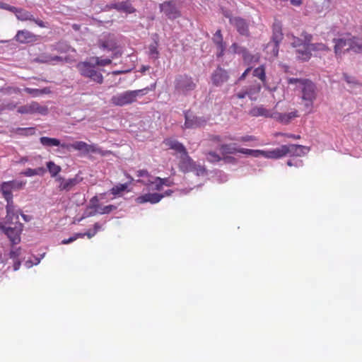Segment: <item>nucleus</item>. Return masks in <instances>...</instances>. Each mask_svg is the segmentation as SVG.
Masks as SVG:
<instances>
[{"mask_svg": "<svg viewBox=\"0 0 362 362\" xmlns=\"http://www.w3.org/2000/svg\"><path fill=\"white\" fill-rule=\"evenodd\" d=\"M288 83L298 85V88H300V98L303 103L304 108L308 110V113H311L313 104L317 97L314 83L308 79L289 78Z\"/></svg>", "mask_w": 362, "mask_h": 362, "instance_id": "nucleus-1", "label": "nucleus"}, {"mask_svg": "<svg viewBox=\"0 0 362 362\" xmlns=\"http://www.w3.org/2000/svg\"><path fill=\"white\" fill-rule=\"evenodd\" d=\"M148 88L137 89L135 90H124L120 93H117L110 98V104L114 107H124L130 105L135 103L138 96L145 95Z\"/></svg>", "mask_w": 362, "mask_h": 362, "instance_id": "nucleus-2", "label": "nucleus"}, {"mask_svg": "<svg viewBox=\"0 0 362 362\" xmlns=\"http://www.w3.org/2000/svg\"><path fill=\"white\" fill-rule=\"evenodd\" d=\"M81 76L95 82L98 84L103 83V76L97 68L90 62H80L76 65Z\"/></svg>", "mask_w": 362, "mask_h": 362, "instance_id": "nucleus-3", "label": "nucleus"}, {"mask_svg": "<svg viewBox=\"0 0 362 362\" xmlns=\"http://www.w3.org/2000/svg\"><path fill=\"white\" fill-rule=\"evenodd\" d=\"M195 88L197 83L187 74L180 75L175 79V89L183 95H187Z\"/></svg>", "mask_w": 362, "mask_h": 362, "instance_id": "nucleus-4", "label": "nucleus"}, {"mask_svg": "<svg viewBox=\"0 0 362 362\" xmlns=\"http://www.w3.org/2000/svg\"><path fill=\"white\" fill-rule=\"evenodd\" d=\"M179 168L185 173L192 172L198 176L203 175L206 172L204 166L197 164L189 155L180 156Z\"/></svg>", "mask_w": 362, "mask_h": 362, "instance_id": "nucleus-5", "label": "nucleus"}, {"mask_svg": "<svg viewBox=\"0 0 362 362\" xmlns=\"http://www.w3.org/2000/svg\"><path fill=\"white\" fill-rule=\"evenodd\" d=\"M329 48L323 43H310L307 47L296 49L297 58L301 61H307L310 58V52H327Z\"/></svg>", "mask_w": 362, "mask_h": 362, "instance_id": "nucleus-6", "label": "nucleus"}, {"mask_svg": "<svg viewBox=\"0 0 362 362\" xmlns=\"http://www.w3.org/2000/svg\"><path fill=\"white\" fill-rule=\"evenodd\" d=\"M62 148L66 150L73 149L78 151H83V153L86 154L91 153L103 155V152H102L101 148L98 147L97 145L88 144L81 141H76L69 144L63 143V144H62Z\"/></svg>", "mask_w": 362, "mask_h": 362, "instance_id": "nucleus-7", "label": "nucleus"}, {"mask_svg": "<svg viewBox=\"0 0 362 362\" xmlns=\"http://www.w3.org/2000/svg\"><path fill=\"white\" fill-rule=\"evenodd\" d=\"M0 8L8 10L15 14L17 19L21 21H30L34 23H43L42 21L35 20L33 15L28 11L23 9L18 8L15 6H10L7 4L3 3L0 1Z\"/></svg>", "mask_w": 362, "mask_h": 362, "instance_id": "nucleus-8", "label": "nucleus"}, {"mask_svg": "<svg viewBox=\"0 0 362 362\" xmlns=\"http://www.w3.org/2000/svg\"><path fill=\"white\" fill-rule=\"evenodd\" d=\"M18 113L21 115H35L39 114L46 115L48 113V109L46 106H42L37 102L33 101L24 106L18 107Z\"/></svg>", "mask_w": 362, "mask_h": 362, "instance_id": "nucleus-9", "label": "nucleus"}, {"mask_svg": "<svg viewBox=\"0 0 362 362\" xmlns=\"http://www.w3.org/2000/svg\"><path fill=\"white\" fill-rule=\"evenodd\" d=\"M81 177L76 176L69 179H66L63 177L58 176L55 177V182L57 184V190L59 192H69L74 189V187L81 182Z\"/></svg>", "mask_w": 362, "mask_h": 362, "instance_id": "nucleus-10", "label": "nucleus"}, {"mask_svg": "<svg viewBox=\"0 0 362 362\" xmlns=\"http://www.w3.org/2000/svg\"><path fill=\"white\" fill-rule=\"evenodd\" d=\"M230 50L235 54L241 55L242 58H243L244 63L247 64L257 63L260 58L258 54H252L249 53L246 48L239 46L237 43H233V45L230 46Z\"/></svg>", "mask_w": 362, "mask_h": 362, "instance_id": "nucleus-11", "label": "nucleus"}, {"mask_svg": "<svg viewBox=\"0 0 362 362\" xmlns=\"http://www.w3.org/2000/svg\"><path fill=\"white\" fill-rule=\"evenodd\" d=\"M278 105L279 103H276V105H274L272 109H267L263 105L254 106L250 110L248 115H250V117H264L265 118L272 119L274 115L278 113V111H276V107H278Z\"/></svg>", "mask_w": 362, "mask_h": 362, "instance_id": "nucleus-12", "label": "nucleus"}, {"mask_svg": "<svg viewBox=\"0 0 362 362\" xmlns=\"http://www.w3.org/2000/svg\"><path fill=\"white\" fill-rule=\"evenodd\" d=\"M209 121L208 118L204 117H197L189 114L188 112H185V124L184 127L186 129H194L204 127Z\"/></svg>", "mask_w": 362, "mask_h": 362, "instance_id": "nucleus-13", "label": "nucleus"}, {"mask_svg": "<svg viewBox=\"0 0 362 362\" xmlns=\"http://www.w3.org/2000/svg\"><path fill=\"white\" fill-rule=\"evenodd\" d=\"M160 11L170 20H174L180 16V11L174 1H165L160 4Z\"/></svg>", "mask_w": 362, "mask_h": 362, "instance_id": "nucleus-14", "label": "nucleus"}, {"mask_svg": "<svg viewBox=\"0 0 362 362\" xmlns=\"http://www.w3.org/2000/svg\"><path fill=\"white\" fill-rule=\"evenodd\" d=\"M23 228V225H22L21 223H18L15 225L14 227H9V228L1 231H3L4 233L7 235L8 238L10 240V242H11L13 245H17L20 243V235Z\"/></svg>", "mask_w": 362, "mask_h": 362, "instance_id": "nucleus-15", "label": "nucleus"}, {"mask_svg": "<svg viewBox=\"0 0 362 362\" xmlns=\"http://www.w3.org/2000/svg\"><path fill=\"white\" fill-rule=\"evenodd\" d=\"M228 80V74L226 70L218 67L214 70L212 75H211V81L214 83V86L219 87Z\"/></svg>", "mask_w": 362, "mask_h": 362, "instance_id": "nucleus-16", "label": "nucleus"}, {"mask_svg": "<svg viewBox=\"0 0 362 362\" xmlns=\"http://www.w3.org/2000/svg\"><path fill=\"white\" fill-rule=\"evenodd\" d=\"M298 117H300V114L298 113V110L293 109L292 111L287 113L278 112L274 117H272V119L281 123V124H288Z\"/></svg>", "mask_w": 362, "mask_h": 362, "instance_id": "nucleus-17", "label": "nucleus"}, {"mask_svg": "<svg viewBox=\"0 0 362 362\" xmlns=\"http://www.w3.org/2000/svg\"><path fill=\"white\" fill-rule=\"evenodd\" d=\"M163 194L158 193H146L135 199V203L137 204H144L150 203L151 204H156L160 202L163 199Z\"/></svg>", "mask_w": 362, "mask_h": 362, "instance_id": "nucleus-18", "label": "nucleus"}, {"mask_svg": "<svg viewBox=\"0 0 362 362\" xmlns=\"http://www.w3.org/2000/svg\"><path fill=\"white\" fill-rule=\"evenodd\" d=\"M280 148L287 152V155L291 156H303L308 151V148L299 144L282 145Z\"/></svg>", "mask_w": 362, "mask_h": 362, "instance_id": "nucleus-19", "label": "nucleus"}, {"mask_svg": "<svg viewBox=\"0 0 362 362\" xmlns=\"http://www.w3.org/2000/svg\"><path fill=\"white\" fill-rule=\"evenodd\" d=\"M163 143H164V145L167 148L173 150L175 152L180 154V156L189 155L187 154V149L185 146L174 139L167 138L164 141H163Z\"/></svg>", "mask_w": 362, "mask_h": 362, "instance_id": "nucleus-20", "label": "nucleus"}, {"mask_svg": "<svg viewBox=\"0 0 362 362\" xmlns=\"http://www.w3.org/2000/svg\"><path fill=\"white\" fill-rule=\"evenodd\" d=\"M98 47L103 50L113 52L117 46L113 35L108 34L99 40Z\"/></svg>", "mask_w": 362, "mask_h": 362, "instance_id": "nucleus-21", "label": "nucleus"}, {"mask_svg": "<svg viewBox=\"0 0 362 362\" xmlns=\"http://www.w3.org/2000/svg\"><path fill=\"white\" fill-rule=\"evenodd\" d=\"M334 44H335V45H334V52H335L336 56H340L345 52L349 51V47H350V38L335 39L334 40Z\"/></svg>", "mask_w": 362, "mask_h": 362, "instance_id": "nucleus-22", "label": "nucleus"}, {"mask_svg": "<svg viewBox=\"0 0 362 362\" xmlns=\"http://www.w3.org/2000/svg\"><path fill=\"white\" fill-rule=\"evenodd\" d=\"M312 40V35L307 33H302L301 37H293L292 40L291 45L296 49H303L304 46L308 47Z\"/></svg>", "mask_w": 362, "mask_h": 362, "instance_id": "nucleus-23", "label": "nucleus"}, {"mask_svg": "<svg viewBox=\"0 0 362 362\" xmlns=\"http://www.w3.org/2000/svg\"><path fill=\"white\" fill-rule=\"evenodd\" d=\"M19 214L20 213H18L16 211V206L14 205V203L6 204L5 224L12 223L13 220L16 221V224L20 223L18 221Z\"/></svg>", "mask_w": 362, "mask_h": 362, "instance_id": "nucleus-24", "label": "nucleus"}, {"mask_svg": "<svg viewBox=\"0 0 362 362\" xmlns=\"http://www.w3.org/2000/svg\"><path fill=\"white\" fill-rule=\"evenodd\" d=\"M108 6L111 8H115L118 11L124 13L126 14L135 12V8L132 6L129 1L112 2L108 5Z\"/></svg>", "mask_w": 362, "mask_h": 362, "instance_id": "nucleus-25", "label": "nucleus"}, {"mask_svg": "<svg viewBox=\"0 0 362 362\" xmlns=\"http://www.w3.org/2000/svg\"><path fill=\"white\" fill-rule=\"evenodd\" d=\"M212 40H214V44L216 45V49H218L216 57H223L224 55L225 51V43L223 42V37H221L220 30H216V33H214V37H212Z\"/></svg>", "mask_w": 362, "mask_h": 362, "instance_id": "nucleus-26", "label": "nucleus"}, {"mask_svg": "<svg viewBox=\"0 0 362 362\" xmlns=\"http://www.w3.org/2000/svg\"><path fill=\"white\" fill-rule=\"evenodd\" d=\"M16 40L23 44L33 42L35 41V35L27 30H19L16 35Z\"/></svg>", "mask_w": 362, "mask_h": 362, "instance_id": "nucleus-27", "label": "nucleus"}, {"mask_svg": "<svg viewBox=\"0 0 362 362\" xmlns=\"http://www.w3.org/2000/svg\"><path fill=\"white\" fill-rule=\"evenodd\" d=\"M116 209V206L114 204H109L105 206H100L99 208L96 209H89L90 211L88 213L89 216H94L98 214L103 215V214H108L111 213L112 211H115Z\"/></svg>", "mask_w": 362, "mask_h": 362, "instance_id": "nucleus-28", "label": "nucleus"}, {"mask_svg": "<svg viewBox=\"0 0 362 362\" xmlns=\"http://www.w3.org/2000/svg\"><path fill=\"white\" fill-rule=\"evenodd\" d=\"M127 177L130 180V182H125L124 184H118L117 185H115L111 188L110 189V194L114 196H119L121 195L124 192L127 191L128 185L133 181V178L127 174Z\"/></svg>", "mask_w": 362, "mask_h": 362, "instance_id": "nucleus-29", "label": "nucleus"}, {"mask_svg": "<svg viewBox=\"0 0 362 362\" xmlns=\"http://www.w3.org/2000/svg\"><path fill=\"white\" fill-rule=\"evenodd\" d=\"M286 156V152L281 147L271 151H264V157L267 159H279Z\"/></svg>", "mask_w": 362, "mask_h": 362, "instance_id": "nucleus-30", "label": "nucleus"}, {"mask_svg": "<svg viewBox=\"0 0 362 362\" xmlns=\"http://www.w3.org/2000/svg\"><path fill=\"white\" fill-rule=\"evenodd\" d=\"M13 191L16 190L13 188H10L8 185L0 184V192H1V195H3V198L5 199L7 204L14 203L13 194H12Z\"/></svg>", "mask_w": 362, "mask_h": 362, "instance_id": "nucleus-31", "label": "nucleus"}, {"mask_svg": "<svg viewBox=\"0 0 362 362\" xmlns=\"http://www.w3.org/2000/svg\"><path fill=\"white\" fill-rule=\"evenodd\" d=\"M45 173L46 170L44 168L39 167L36 168H27L20 173V175L27 177H32L33 176H42Z\"/></svg>", "mask_w": 362, "mask_h": 362, "instance_id": "nucleus-32", "label": "nucleus"}, {"mask_svg": "<svg viewBox=\"0 0 362 362\" xmlns=\"http://www.w3.org/2000/svg\"><path fill=\"white\" fill-rule=\"evenodd\" d=\"M137 177H142V179L137 180V182H140L144 185H149L155 182L151 180V175L146 170H139L136 172Z\"/></svg>", "mask_w": 362, "mask_h": 362, "instance_id": "nucleus-33", "label": "nucleus"}, {"mask_svg": "<svg viewBox=\"0 0 362 362\" xmlns=\"http://www.w3.org/2000/svg\"><path fill=\"white\" fill-rule=\"evenodd\" d=\"M40 144L45 147L61 146L62 144L59 139L56 138H49L48 136H41L40 138Z\"/></svg>", "mask_w": 362, "mask_h": 362, "instance_id": "nucleus-34", "label": "nucleus"}, {"mask_svg": "<svg viewBox=\"0 0 362 362\" xmlns=\"http://www.w3.org/2000/svg\"><path fill=\"white\" fill-rule=\"evenodd\" d=\"M282 37V29H281L280 24H274V27H272V44H279Z\"/></svg>", "mask_w": 362, "mask_h": 362, "instance_id": "nucleus-35", "label": "nucleus"}, {"mask_svg": "<svg viewBox=\"0 0 362 362\" xmlns=\"http://www.w3.org/2000/svg\"><path fill=\"white\" fill-rule=\"evenodd\" d=\"M238 149V148L236 147L235 144H220V146H218V150H220L222 155L235 154Z\"/></svg>", "mask_w": 362, "mask_h": 362, "instance_id": "nucleus-36", "label": "nucleus"}, {"mask_svg": "<svg viewBox=\"0 0 362 362\" xmlns=\"http://www.w3.org/2000/svg\"><path fill=\"white\" fill-rule=\"evenodd\" d=\"M222 159H224L226 160H234V158L232 157H226L225 158H222L221 156H219L215 151H211L206 153V160H208L209 163H216L221 161Z\"/></svg>", "mask_w": 362, "mask_h": 362, "instance_id": "nucleus-37", "label": "nucleus"}, {"mask_svg": "<svg viewBox=\"0 0 362 362\" xmlns=\"http://www.w3.org/2000/svg\"><path fill=\"white\" fill-rule=\"evenodd\" d=\"M25 92L32 95L34 97H38L43 95H47L50 93L49 88H44L42 89L25 88Z\"/></svg>", "mask_w": 362, "mask_h": 362, "instance_id": "nucleus-38", "label": "nucleus"}, {"mask_svg": "<svg viewBox=\"0 0 362 362\" xmlns=\"http://www.w3.org/2000/svg\"><path fill=\"white\" fill-rule=\"evenodd\" d=\"M349 50L355 53H362V39L353 37L351 38V47Z\"/></svg>", "mask_w": 362, "mask_h": 362, "instance_id": "nucleus-39", "label": "nucleus"}, {"mask_svg": "<svg viewBox=\"0 0 362 362\" xmlns=\"http://www.w3.org/2000/svg\"><path fill=\"white\" fill-rule=\"evenodd\" d=\"M1 185H8L10 188H13L15 190H22L26 185V182L23 180H10L8 182H3Z\"/></svg>", "mask_w": 362, "mask_h": 362, "instance_id": "nucleus-40", "label": "nucleus"}, {"mask_svg": "<svg viewBox=\"0 0 362 362\" xmlns=\"http://www.w3.org/2000/svg\"><path fill=\"white\" fill-rule=\"evenodd\" d=\"M47 168L49 170V175H51V177H58L57 175L62 170V168L52 161L47 163Z\"/></svg>", "mask_w": 362, "mask_h": 362, "instance_id": "nucleus-41", "label": "nucleus"}, {"mask_svg": "<svg viewBox=\"0 0 362 362\" xmlns=\"http://www.w3.org/2000/svg\"><path fill=\"white\" fill-rule=\"evenodd\" d=\"M148 56L153 60H157L159 58V51H158V42L154 41L148 46Z\"/></svg>", "mask_w": 362, "mask_h": 362, "instance_id": "nucleus-42", "label": "nucleus"}, {"mask_svg": "<svg viewBox=\"0 0 362 362\" xmlns=\"http://www.w3.org/2000/svg\"><path fill=\"white\" fill-rule=\"evenodd\" d=\"M252 76L257 77L258 79L262 81V83H265V69L264 65H260V66L255 69L252 71Z\"/></svg>", "mask_w": 362, "mask_h": 362, "instance_id": "nucleus-43", "label": "nucleus"}, {"mask_svg": "<svg viewBox=\"0 0 362 362\" xmlns=\"http://www.w3.org/2000/svg\"><path fill=\"white\" fill-rule=\"evenodd\" d=\"M209 141L214 144H221L223 140H228V141H233L235 140L233 136H231L230 135L224 136V139L221 138L219 135L216 134H210L208 137Z\"/></svg>", "mask_w": 362, "mask_h": 362, "instance_id": "nucleus-44", "label": "nucleus"}, {"mask_svg": "<svg viewBox=\"0 0 362 362\" xmlns=\"http://www.w3.org/2000/svg\"><path fill=\"white\" fill-rule=\"evenodd\" d=\"M91 60H93V65H95V66H101V67H103V66H108L110 64H111V62H112V60L110 59H100L99 57H91L90 59Z\"/></svg>", "mask_w": 362, "mask_h": 362, "instance_id": "nucleus-45", "label": "nucleus"}, {"mask_svg": "<svg viewBox=\"0 0 362 362\" xmlns=\"http://www.w3.org/2000/svg\"><path fill=\"white\" fill-rule=\"evenodd\" d=\"M37 61L41 63L53 64L54 62H62V57L59 56H41V58Z\"/></svg>", "mask_w": 362, "mask_h": 362, "instance_id": "nucleus-46", "label": "nucleus"}, {"mask_svg": "<svg viewBox=\"0 0 362 362\" xmlns=\"http://www.w3.org/2000/svg\"><path fill=\"white\" fill-rule=\"evenodd\" d=\"M16 107V103L14 102H1L0 101V109L1 112L5 110H13Z\"/></svg>", "mask_w": 362, "mask_h": 362, "instance_id": "nucleus-47", "label": "nucleus"}, {"mask_svg": "<svg viewBox=\"0 0 362 362\" xmlns=\"http://www.w3.org/2000/svg\"><path fill=\"white\" fill-rule=\"evenodd\" d=\"M260 85L253 84L244 88L243 91H247L251 95H255L260 92Z\"/></svg>", "mask_w": 362, "mask_h": 362, "instance_id": "nucleus-48", "label": "nucleus"}, {"mask_svg": "<svg viewBox=\"0 0 362 362\" xmlns=\"http://www.w3.org/2000/svg\"><path fill=\"white\" fill-rule=\"evenodd\" d=\"M236 30H238V32L242 35H248V27L247 24H236Z\"/></svg>", "mask_w": 362, "mask_h": 362, "instance_id": "nucleus-49", "label": "nucleus"}, {"mask_svg": "<svg viewBox=\"0 0 362 362\" xmlns=\"http://www.w3.org/2000/svg\"><path fill=\"white\" fill-rule=\"evenodd\" d=\"M99 199L97 196L93 197V198L90 199V205H89L88 209H96L99 208Z\"/></svg>", "mask_w": 362, "mask_h": 362, "instance_id": "nucleus-50", "label": "nucleus"}, {"mask_svg": "<svg viewBox=\"0 0 362 362\" xmlns=\"http://www.w3.org/2000/svg\"><path fill=\"white\" fill-rule=\"evenodd\" d=\"M5 93L6 94H20V89L17 87L5 88Z\"/></svg>", "mask_w": 362, "mask_h": 362, "instance_id": "nucleus-51", "label": "nucleus"}, {"mask_svg": "<svg viewBox=\"0 0 362 362\" xmlns=\"http://www.w3.org/2000/svg\"><path fill=\"white\" fill-rule=\"evenodd\" d=\"M9 258L12 259L13 260H18V257L20 255V250L18 249L16 250H12L9 252Z\"/></svg>", "mask_w": 362, "mask_h": 362, "instance_id": "nucleus-52", "label": "nucleus"}, {"mask_svg": "<svg viewBox=\"0 0 362 362\" xmlns=\"http://www.w3.org/2000/svg\"><path fill=\"white\" fill-rule=\"evenodd\" d=\"M155 180H156L157 183L165 185V186H170V183L169 182V180H168V178H160L158 177H155Z\"/></svg>", "mask_w": 362, "mask_h": 362, "instance_id": "nucleus-53", "label": "nucleus"}, {"mask_svg": "<svg viewBox=\"0 0 362 362\" xmlns=\"http://www.w3.org/2000/svg\"><path fill=\"white\" fill-rule=\"evenodd\" d=\"M255 140V138L253 136H244L238 139V141H239L240 142L253 141Z\"/></svg>", "mask_w": 362, "mask_h": 362, "instance_id": "nucleus-54", "label": "nucleus"}, {"mask_svg": "<svg viewBox=\"0 0 362 362\" xmlns=\"http://www.w3.org/2000/svg\"><path fill=\"white\" fill-rule=\"evenodd\" d=\"M252 95H253L250 94L248 92L243 91V90H241V91L238 92V94H236V97H238V99H243V98H244L246 96L251 97Z\"/></svg>", "mask_w": 362, "mask_h": 362, "instance_id": "nucleus-55", "label": "nucleus"}, {"mask_svg": "<svg viewBox=\"0 0 362 362\" xmlns=\"http://www.w3.org/2000/svg\"><path fill=\"white\" fill-rule=\"evenodd\" d=\"M264 153V150H255L254 152H252L251 153L248 154L250 155L255 158H258L259 156H263V154Z\"/></svg>", "mask_w": 362, "mask_h": 362, "instance_id": "nucleus-56", "label": "nucleus"}, {"mask_svg": "<svg viewBox=\"0 0 362 362\" xmlns=\"http://www.w3.org/2000/svg\"><path fill=\"white\" fill-rule=\"evenodd\" d=\"M254 151H255V150L247 149V148H238V153L245 154V155H249L251 153H255Z\"/></svg>", "mask_w": 362, "mask_h": 362, "instance_id": "nucleus-57", "label": "nucleus"}, {"mask_svg": "<svg viewBox=\"0 0 362 362\" xmlns=\"http://www.w3.org/2000/svg\"><path fill=\"white\" fill-rule=\"evenodd\" d=\"M279 53V43H274V48H272V56L277 57Z\"/></svg>", "mask_w": 362, "mask_h": 362, "instance_id": "nucleus-58", "label": "nucleus"}, {"mask_svg": "<svg viewBox=\"0 0 362 362\" xmlns=\"http://www.w3.org/2000/svg\"><path fill=\"white\" fill-rule=\"evenodd\" d=\"M74 240H76V237H71L68 239H64L63 240H62V244L68 245V244L74 242Z\"/></svg>", "mask_w": 362, "mask_h": 362, "instance_id": "nucleus-59", "label": "nucleus"}, {"mask_svg": "<svg viewBox=\"0 0 362 362\" xmlns=\"http://www.w3.org/2000/svg\"><path fill=\"white\" fill-rule=\"evenodd\" d=\"M83 233V235H86L87 238H93V236H95L97 234V232L96 231L88 230V231H86V232Z\"/></svg>", "mask_w": 362, "mask_h": 362, "instance_id": "nucleus-60", "label": "nucleus"}, {"mask_svg": "<svg viewBox=\"0 0 362 362\" xmlns=\"http://www.w3.org/2000/svg\"><path fill=\"white\" fill-rule=\"evenodd\" d=\"M251 71V67H248L247 69H246L245 71H244L243 74H242V75H240V78H238V80H243L246 78V76Z\"/></svg>", "mask_w": 362, "mask_h": 362, "instance_id": "nucleus-61", "label": "nucleus"}, {"mask_svg": "<svg viewBox=\"0 0 362 362\" xmlns=\"http://www.w3.org/2000/svg\"><path fill=\"white\" fill-rule=\"evenodd\" d=\"M284 136H286L288 139H293L296 140H298L300 139L299 135H296V134H284Z\"/></svg>", "mask_w": 362, "mask_h": 362, "instance_id": "nucleus-62", "label": "nucleus"}, {"mask_svg": "<svg viewBox=\"0 0 362 362\" xmlns=\"http://www.w3.org/2000/svg\"><path fill=\"white\" fill-rule=\"evenodd\" d=\"M303 0H290L291 4L294 6H299L301 5Z\"/></svg>", "mask_w": 362, "mask_h": 362, "instance_id": "nucleus-63", "label": "nucleus"}, {"mask_svg": "<svg viewBox=\"0 0 362 362\" xmlns=\"http://www.w3.org/2000/svg\"><path fill=\"white\" fill-rule=\"evenodd\" d=\"M21 262L19 260H13V271H18L20 268Z\"/></svg>", "mask_w": 362, "mask_h": 362, "instance_id": "nucleus-64", "label": "nucleus"}]
</instances>
